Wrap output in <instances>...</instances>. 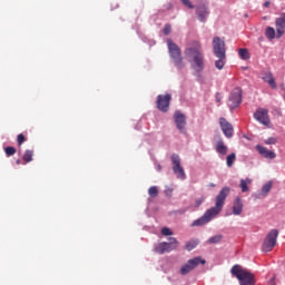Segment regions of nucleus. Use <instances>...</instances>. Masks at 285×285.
<instances>
[{"mask_svg":"<svg viewBox=\"0 0 285 285\" xmlns=\"http://www.w3.org/2000/svg\"><path fill=\"white\" fill-rule=\"evenodd\" d=\"M197 246H199V239H191L186 243L185 248L186 250H194Z\"/></svg>","mask_w":285,"mask_h":285,"instance_id":"23","label":"nucleus"},{"mask_svg":"<svg viewBox=\"0 0 285 285\" xmlns=\"http://www.w3.org/2000/svg\"><path fill=\"white\" fill-rule=\"evenodd\" d=\"M271 6V1H266L265 3H264V7L265 8H268Z\"/></svg>","mask_w":285,"mask_h":285,"instance_id":"38","label":"nucleus"},{"mask_svg":"<svg viewBox=\"0 0 285 285\" xmlns=\"http://www.w3.org/2000/svg\"><path fill=\"white\" fill-rule=\"evenodd\" d=\"M161 235H164L165 237H168V236L173 235V230L168 227H163Z\"/></svg>","mask_w":285,"mask_h":285,"instance_id":"35","label":"nucleus"},{"mask_svg":"<svg viewBox=\"0 0 285 285\" xmlns=\"http://www.w3.org/2000/svg\"><path fill=\"white\" fill-rule=\"evenodd\" d=\"M208 14H210V11L206 4L196 7V17L199 21H202V23H205V21L208 19Z\"/></svg>","mask_w":285,"mask_h":285,"instance_id":"15","label":"nucleus"},{"mask_svg":"<svg viewBox=\"0 0 285 285\" xmlns=\"http://www.w3.org/2000/svg\"><path fill=\"white\" fill-rule=\"evenodd\" d=\"M228 195H230V187H223L219 194L216 196L215 206L207 209L200 218L194 220L191 223V227L195 228L196 226H206V224L212 222L213 217H217L219 212L224 208V204Z\"/></svg>","mask_w":285,"mask_h":285,"instance_id":"1","label":"nucleus"},{"mask_svg":"<svg viewBox=\"0 0 285 285\" xmlns=\"http://www.w3.org/2000/svg\"><path fill=\"white\" fill-rule=\"evenodd\" d=\"M171 164H173V171L178 179H186V171H184V167H181V158L179 155L173 154L171 155Z\"/></svg>","mask_w":285,"mask_h":285,"instance_id":"8","label":"nucleus"},{"mask_svg":"<svg viewBox=\"0 0 285 285\" xmlns=\"http://www.w3.org/2000/svg\"><path fill=\"white\" fill-rule=\"evenodd\" d=\"M218 60L215 61V68H217V70H223L224 69V66H225V62L226 61V56L225 57H217Z\"/></svg>","mask_w":285,"mask_h":285,"instance_id":"27","label":"nucleus"},{"mask_svg":"<svg viewBox=\"0 0 285 285\" xmlns=\"http://www.w3.org/2000/svg\"><path fill=\"white\" fill-rule=\"evenodd\" d=\"M209 186H210L212 188H215V184H210Z\"/></svg>","mask_w":285,"mask_h":285,"instance_id":"41","label":"nucleus"},{"mask_svg":"<svg viewBox=\"0 0 285 285\" xmlns=\"http://www.w3.org/2000/svg\"><path fill=\"white\" fill-rule=\"evenodd\" d=\"M179 246V240L175 237H170L169 242H163L158 244L155 247V253H158V255H164V253H170L173 250H176V248Z\"/></svg>","mask_w":285,"mask_h":285,"instance_id":"6","label":"nucleus"},{"mask_svg":"<svg viewBox=\"0 0 285 285\" xmlns=\"http://www.w3.org/2000/svg\"><path fill=\"white\" fill-rule=\"evenodd\" d=\"M4 153L7 157H12L13 155L17 154V149L14 147H6Z\"/></svg>","mask_w":285,"mask_h":285,"instance_id":"30","label":"nucleus"},{"mask_svg":"<svg viewBox=\"0 0 285 285\" xmlns=\"http://www.w3.org/2000/svg\"><path fill=\"white\" fill-rule=\"evenodd\" d=\"M174 119L177 130H179L181 135H186V116L181 114V111H176L174 114Z\"/></svg>","mask_w":285,"mask_h":285,"instance_id":"12","label":"nucleus"},{"mask_svg":"<svg viewBox=\"0 0 285 285\" xmlns=\"http://www.w3.org/2000/svg\"><path fill=\"white\" fill-rule=\"evenodd\" d=\"M17 141H18V146H22L23 142L26 141V136H23V134L18 135Z\"/></svg>","mask_w":285,"mask_h":285,"instance_id":"36","label":"nucleus"},{"mask_svg":"<svg viewBox=\"0 0 285 285\" xmlns=\"http://www.w3.org/2000/svg\"><path fill=\"white\" fill-rule=\"evenodd\" d=\"M32 157H35V151L27 149L22 156V159L26 164H30V161H32Z\"/></svg>","mask_w":285,"mask_h":285,"instance_id":"22","label":"nucleus"},{"mask_svg":"<svg viewBox=\"0 0 285 285\" xmlns=\"http://www.w3.org/2000/svg\"><path fill=\"white\" fill-rule=\"evenodd\" d=\"M222 239H224L223 235H216L208 239V244H219V242H222Z\"/></svg>","mask_w":285,"mask_h":285,"instance_id":"29","label":"nucleus"},{"mask_svg":"<svg viewBox=\"0 0 285 285\" xmlns=\"http://www.w3.org/2000/svg\"><path fill=\"white\" fill-rule=\"evenodd\" d=\"M232 275L236 277L240 285H255V275L242 268L239 265H234L230 271Z\"/></svg>","mask_w":285,"mask_h":285,"instance_id":"4","label":"nucleus"},{"mask_svg":"<svg viewBox=\"0 0 285 285\" xmlns=\"http://www.w3.org/2000/svg\"><path fill=\"white\" fill-rule=\"evenodd\" d=\"M254 118L256 121H259V124H263V126H268L271 124V119L268 118V109H258L254 114Z\"/></svg>","mask_w":285,"mask_h":285,"instance_id":"14","label":"nucleus"},{"mask_svg":"<svg viewBox=\"0 0 285 285\" xmlns=\"http://www.w3.org/2000/svg\"><path fill=\"white\" fill-rule=\"evenodd\" d=\"M264 144H266L267 146H273L277 144V138L275 137L267 138L266 140H264Z\"/></svg>","mask_w":285,"mask_h":285,"instance_id":"34","label":"nucleus"},{"mask_svg":"<svg viewBox=\"0 0 285 285\" xmlns=\"http://www.w3.org/2000/svg\"><path fill=\"white\" fill-rule=\"evenodd\" d=\"M148 195L149 197H157V195H159V189L157 188V186H151L149 189H148Z\"/></svg>","mask_w":285,"mask_h":285,"instance_id":"28","label":"nucleus"},{"mask_svg":"<svg viewBox=\"0 0 285 285\" xmlns=\"http://www.w3.org/2000/svg\"><path fill=\"white\" fill-rule=\"evenodd\" d=\"M219 126H220L225 137L230 139V137H233V135H234L233 125L230 122H228L226 120V118H220L219 119Z\"/></svg>","mask_w":285,"mask_h":285,"instance_id":"16","label":"nucleus"},{"mask_svg":"<svg viewBox=\"0 0 285 285\" xmlns=\"http://www.w3.org/2000/svg\"><path fill=\"white\" fill-rule=\"evenodd\" d=\"M256 150H257L258 155H261L265 159H275V157H277V154H275V151H273L262 145H256Z\"/></svg>","mask_w":285,"mask_h":285,"instance_id":"17","label":"nucleus"},{"mask_svg":"<svg viewBox=\"0 0 285 285\" xmlns=\"http://www.w3.org/2000/svg\"><path fill=\"white\" fill-rule=\"evenodd\" d=\"M185 57L189 61L195 72H203L205 68L204 51L202 50V42L193 41L185 49Z\"/></svg>","mask_w":285,"mask_h":285,"instance_id":"2","label":"nucleus"},{"mask_svg":"<svg viewBox=\"0 0 285 285\" xmlns=\"http://www.w3.org/2000/svg\"><path fill=\"white\" fill-rule=\"evenodd\" d=\"M235 159H237V156L235 155V153H232L226 157V164L228 168H233V165L235 164Z\"/></svg>","mask_w":285,"mask_h":285,"instance_id":"26","label":"nucleus"},{"mask_svg":"<svg viewBox=\"0 0 285 285\" xmlns=\"http://www.w3.org/2000/svg\"><path fill=\"white\" fill-rule=\"evenodd\" d=\"M183 6H186V8H189V10H195V4L190 0H180Z\"/></svg>","mask_w":285,"mask_h":285,"instance_id":"33","label":"nucleus"},{"mask_svg":"<svg viewBox=\"0 0 285 285\" xmlns=\"http://www.w3.org/2000/svg\"><path fill=\"white\" fill-rule=\"evenodd\" d=\"M170 30H171L170 24H165L163 32H164V35L168 36V35H170Z\"/></svg>","mask_w":285,"mask_h":285,"instance_id":"37","label":"nucleus"},{"mask_svg":"<svg viewBox=\"0 0 285 285\" xmlns=\"http://www.w3.org/2000/svg\"><path fill=\"white\" fill-rule=\"evenodd\" d=\"M215 148H216V153L218 155H223V156L228 155V146H226V144H224V140H218L216 142Z\"/></svg>","mask_w":285,"mask_h":285,"instance_id":"19","label":"nucleus"},{"mask_svg":"<svg viewBox=\"0 0 285 285\" xmlns=\"http://www.w3.org/2000/svg\"><path fill=\"white\" fill-rule=\"evenodd\" d=\"M277 237H279V230L272 229L268 232L262 245L263 253H271L277 246Z\"/></svg>","mask_w":285,"mask_h":285,"instance_id":"5","label":"nucleus"},{"mask_svg":"<svg viewBox=\"0 0 285 285\" xmlns=\"http://www.w3.org/2000/svg\"><path fill=\"white\" fill-rule=\"evenodd\" d=\"M265 37H267V39H269V41H273V39H275V28L267 27L265 29Z\"/></svg>","mask_w":285,"mask_h":285,"instance_id":"25","label":"nucleus"},{"mask_svg":"<svg viewBox=\"0 0 285 285\" xmlns=\"http://www.w3.org/2000/svg\"><path fill=\"white\" fill-rule=\"evenodd\" d=\"M244 210V203H242V198L237 197L233 205V215H239Z\"/></svg>","mask_w":285,"mask_h":285,"instance_id":"18","label":"nucleus"},{"mask_svg":"<svg viewBox=\"0 0 285 285\" xmlns=\"http://www.w3.org/2000/svg\"><path fill=\"white\" fill-rule=\"evenodd\" d=\"M238 55H239L240 59H243V61L250 59V53L248 52V49H246V48L239 49Z\"/></svg>","mask_w":285,"mask_h":285,"instance_id":"24","label":"nucleus"},{"mask_svg":"<svg viewBox=\"0 0 285 285\" xmlns=\"http://www.w3.org/2000/svg\"><path fill=\"white\" fill-rule=\"evenodd\" d=\"M206 202V197L200 196L195 200L194 208H199Z\"/></svg>","mask_w":285,"mask_h":285,"instance_id":"32","label":"nucleus"},{"mask_svg":"<svg viewBox=\"0 0 285 285\" xmlns=\"http://www.w3.org/2000/svg\"><path fill=\"white\" fill-rule=\"evenodd\" d=\"M168 53L174 63L176 70H184L186 68V62L184 61V56H181V48L173 41V39H167Z\"/></svg>","mask_w":285,"mask_h":285,"instance_id":"3","label":"nucleus"},{"mask_svg":"<svg viewBox=\"0 0 285 285\" xmlns=\"http://www.w3.org/2000/svg\"><path fill=\"white\" fill-rule=\"evenodd\" d=\"M272 188H273V185L271 183L265 184L262 188V195H268Z\"/></svg>","mask_w":285,"mask_h":285,"instance_id":"31","label":"nucleus"},{"mask_svg":"<svg viewBox=\"0 0 285 285\" xmlns=\"http://www.w3.org/2000/svg\"><path fill=\"white\" fill-rule=\"evenodd\" d=\"M228 107L230 110H235V108H239L242 106V89L240 88H235L229 96L228 99Z\"/></svg>","mask_w":285,"mask_h":285,"instance_id":"10","label":"nucleus"},{"mask_svg":"<svg viewBox=\"0 0 285 285\" xmlns=\"http://www.w3.org/2000/svg\"><path fill=\"white\" fill-rule=\"evenodd\" d=\"M167 193H173V189L167 190Z\"/></svg>","mask_w":285,"mask_h":285,"instance_id":"42","label":"nucleus"},{"mask_svg":"<svg viewBox=\"0 0 285 285\" xmlns=\"http://www.w3.org/2000/svg\"><path fill=\"white\" fill-rule=\"evenodd\" d=\"M250 184H252L250 178L242 179L239 184L242 193H248L249 190L248 185Z\"/></svg>","mask_w":285,"mask_h":285,"instance_id":"21","label":"nucleus"},{"mask_svg":"<svg viewBox=\"0 0 285 285\" xmlns=\"http://www.w3.org/2000/svg\"><path fill=\"white\" fill-rule=\"evenodd\" d=\"M213 48L215 57H226V42L219 37H214Z\"/></svg>","mask_w":285,"mask_h":285,"instance_id":"11","label":"nucleus"},{"mask_svg":"<svg viewBox=\"0 0 285 285\" xmlns=\"http://www.w3.org/2000/svg\"><path fill=\"white\" fill-rule=\"evenodd\" d=\"M263 81H265V83H268V86H271L273 90L277 89V83H275V78H273V73H265L263 76Z\"/></svg>","mask_w":285,"mask_h":285,"instance_id":"20","label":"nucleus"},{"mask_svg":"<svg viewBox=\"0 0 285 285\" xmlns=\"http://www.w3.org/2000/svg\"><path fill=\"white\" fill-rule=\"evenodd\" d=\"M17 166H21V159L16 160Z\"/></svg>","mask_w":285,"mask_h":285,"instance_id":"39","label":"nucleus"},{"mask_svg":"<svg viewBox=\"0 0 285 285\" xmlns=\"http://www.w3.org/2000/svg\"><path fill=\"white\" fill-rule=\"evenodd\" d=\"M199 264H206V259L202 257H194L187 261V263L180 267V275H188V273H193V271H195Z\"/></svg>","mask_w":285,"mask_h":285,"instance_id":"7","label":"nucleus"},{"mask_svg":"<svg viewBox=\"0 0 285 285\" xmlns=\"http://www.w3.org/2000/svg\"><path fill=\"white\" fill-rule=\"evenodd\" d=\"M173 96L170 94L159 95L157 97L156 106L160 112H168L170 110V101Z\"/></svg>","mask_w":285,"mask_h":285,"instance_id":"9","label":"nucleus"},{"mask_svg":"<svg viewBox=\"0 0 285 285\" xmlns=\"http://www.w3.org/2000/svg\"><path fill=\"white\" fill-rule=\"evenodd\" d=\"M157 170L161 171V165H157Z\"/></svg>","mask_w":285,"mask_h":285,"instance_id":"40","label":"nucleus"},{"mask_svg":"<svg viewBox=\"0 0 285 285\" xmlns=\"http://www.w3.org/2000/svg\"><path fill=\"white\" fill-rule=\"evenodd\" d=\"M276 28V39H282L285 35V13H282L281 17L275 20Z\"/></svg>","mask_w":285,"mask_h":285,"instance_id":"13","label":"nucleus"}]
</instances>
